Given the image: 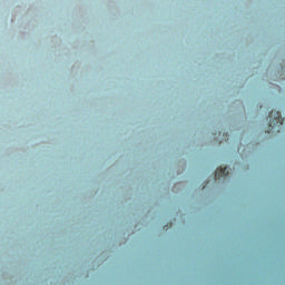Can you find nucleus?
<instances>
[{
	"mask_svg": "<svg viewBox=\"0 0 285 285\" xmlns=\"http://www.w3.org/2000/svg\"><path fill=\"white\" fill-rule=\"evenodd\" d=\"M267 120L269 121V131L275 128V126H283L284 119L282 118V112L272 110L268 116Z\"/></svg>",
	"mask_w": 285,
	"mask_h": 285,
	"instance_id": "obj_1",
	"label": "nucleus"
},
{
	"mask_svg": "<svg viewBox=\"0 0 285 285\" xmlns=\"http://www.w3.org/2000/svg\"><path fill=\"white\" fill-rule=\"evenodd\" d=\"M230 175V168L228 167H218L215 171V179H226Z\"/></svg>",
	"mask_w": 285,
	"mask_h": 285,
	"instance_id": "obj_2",
	"label": "nucleus"
}]
</instances>
